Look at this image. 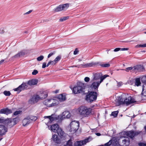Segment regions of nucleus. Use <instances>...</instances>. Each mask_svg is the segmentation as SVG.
Returning a JSON list of instances; mask_svg holds the SVG:
<instances>
[{
  "label": "nucleus",
  "mask_w": 146,
  "mask_h": 146,
  "mask_svg": "<svg viewBox=\"0 0 146 146\" xmlns=\"http://www.w3.org/2000/svg\"><path fill=\"white\" fill-rule=\"evenodd\" d=\"M80 114L84 117H88L91 111V109L87 107L81 106L78 109Z\"/></svg>",
  "instance_id": "obj_1"
},
{
  "label": "nucleus",
  "mask_w": 146,
  "mask_h": 146,
  "mask_svg": "<svg viewBox=\"0 0 146 146\" xmlns=\"http://www.w3.org/2000/svg\"><path fill=\"white\" fill-rule=\"evenodd\" d=\"M59 102L57 100L53 99H48L44 102V104L47 106L50 107L58 105Z\"/></svg>",
  "instance_id": "obj_2"
},
{
  "label": "nucleus",
  "mask_w": 146,
  "mask_h": 146,
  "mask_svg": "<svg viewBox=\"0 0 146 146\" xmlns=\"http://www.w3.org/2000/svg\"><path fill=\"white\" fill-rule=\"evenodd\" d=\"M97 93L95 92H91L86 95V100L88 102H91L96 100Z\"/></svg>",
  "instance_id": "obj_3"
},
{
  "label": "nucleus",
  "mask_w": 146,
  "mask_h": 146,
  "mask_svg": "<svg viewBox=\"0 0 146 146\" xmlns=\"http://www.w3.org/2000/svg\"><path fill=\"white\" fill-rule=\"evenodd\" d=\"M79 126V123L78 121H72L70 124V130L73 133H75L78 129Z\"/></svg>",
  "instance_id": "obj_4"
},
{
  "label": "nucleus",
  "mask_w": 146,
  "mask_h": 146,
  "mask_svg": "<svg viewBox=\"0 0 146 146\" xmlns=\"http://www.w3.org/2000/svg\"><path fill=\"white\" fill-rule=\"evenodd\" d=\"M84 85L81 83H78L77 86H74L72 89V91L74 94H77L82 92L84 89Z\"/></svg>",
  "instance_id": "obj_5"
},
{
  "label": "nucleus",
  "mask_w": 146,
  "mask_h": 146,
  "mask_svg": "<svg viewBox=\"0 0 146 146\" xmlns=\"http://www.w3.org/2000/svg\"><path fill=\"white\" fill-rule=\"evenodd\" d=\"M69 6V3L62 4L56 7L54 9V10L55 12L61 11L64 9H67Z\"/></svg>",
  "instance_id": "obj_6"
},
{
  "label": "nucleus",
  "mask_w": 146,
  "mask_h": 146,
  "mask_svg": "<svg viewBox=\"0 0 146 146\" xmlns=\"http://www.w3.org/2000/svg\"><path fill=\"white\" fill-rule=\"evenodd\" d=\"M44 117L45 119L44 120L45 121H48L47 123H51L53 121L56 120L57 119V117L54 115H52L49 116H45Z\"/></svg>",
  "instance_id": "obj_7"
},
{
  "label": "nucleus",
  "mask_w": 146,
  "mask_h": 146,
  "mask_svg": "<svg viewBox=\"0 0 146 146\" xmlns=\"http://www.w3.org/2000/svg\"><path fill=\"white\" fill-rule=\"evenodd\" d=\"M71 114L68 111H65L63 112L61 115L58 116L59 118H60L61 120L65 118H69L70 117Z\"/></svg>",
  "instance_id": "obj_8"
},
{
  "label": "nucleus",
  "mask_w": 146,
  "mask_h": 146,
  "mask_svg": "<svg viewBox=\"0 0 146 146\" xmlns=\"http://www.w3.org/2000/svg\"><path fill=\"white\" fill-rule=\"evenodd\" d=\"M92 84L90 87L92 89L94 90L98 89L101 83L99 81H96L92 80Z\"/></svg>",
  "instance_id": "obj_9"
},
{
  "label": "nucleus",
  "mask_w": 146,
  "mask_h": 146,
  "mask_svg": "<svg viewBox=\"0 0 146 146\" xmlns=\"http://www.w3.org/2000/svg\"><path fill=\"white\" fill-rule=\"evenodd\" d=\"M99 63L98 62H92L84 64H82L80 66L82 68H86L96 66Z\"/></svg>",
  "instance_id": "obj_10"
},
{
  "label": "nucleus",
  "mask_w": 146,
  "mask_h": 146,
  "mask_svg": "<svg viewBox=\"0 0 146 146\" xmlns=\"http://www.w3.org/2000/svg\"><path fill=\"white\" fill-rule=\"evenodd\" d=\"M27 87V86L26 83H23L17 88L14 89L13 90L15 91H17L20 92L22 90H23L26 88Z\"/></svg>",
  "instance_id": "obj_11"
},
{
  "label": "nucleus",
  "mask_w": 146,
  "mask_h": 146,
  "mask_svg": "<svg viewBox=\"0 0 146 146\" xmlns=\"http://www.w3.org/2000/svg\"><path fill=\"white\" fill-rule=\"evenodd\" d=\"M141 132V131L134 132L132 131H131L126 133V134L128 136L131 138H132L135 136L138 135Z\"/></svg>",
  "instance_id": "obj_12"
},
{
  "label": "nucleus",
  "mask_w": 146,
  "mask_h": 146,
  "mask_svg": "<svg viewBox=\"0 0 146 146\" xmlns=\"http://www.w3.org/2000/svg\"><path fill=\"white\" fill-rule=\"evenodd\" d=\"M43 94H44V96H42V94H40L39 95H34L35 98L36 102L40 99H42L45 98L47 96V95L46 93L44 92Z\"/></svg>",
  "instance_id": "obj_13"
},
{
  "label": "nucleus",
  "mask_w": 146,
  "mask_h": 146,
  "mask_svg": "<svg viewBox=\"0 0 146 146\" xmlns=\"http://www.w3.org/2000/svg\"><path fill=\"white\" fill-rule=\"evenodd\" d=\"M135 102L133 98L131 97H129L124 100V104H125L127 106L131 104L134 103Z\"/></svg>",
  "instance_id": "obj_14"
},
{
  "label": "nucleus",
  "mask_w": 146,
  "mask_h": 146,
  "mask_svg": "<svg viewBox=\"0 0 146 146\" xmlns=\"http://www.w3.org/2000/svg\"><path fill=\"white\" fill-rule=\"evenodd\" d=\"M120 139H122V143L123 145H127L129 144V140L128 137H120Z\"/></svg>",
  "instance_id": "obj_15"
},
{
  "label": "nucleus",
  "mask_w": 146,
  "mask_h": 146,
  "mask_svg": "<svg viewBox=\"0 0 146 146\" xmlns=\"http://www.w3.org/2000/svg\"><path fill=\"white\" fill-rule=\"evenodd\" d=\"M7 131V129L5 126L0 125V135H3Z\"/></svg>",
  "instance_id": "obj_16"
},
{
  "label": "nucleus",
  "mask_w": 146,
  "mask_h": 146,
  "mask_svg": "<svg viewBox=\"0 0 146 146\" xmlns=\"http://www.w3.org/2000/svg\"><path fill=\"white\" fill-rule=\"evenodd\" d=\"M101 77V73H97L93 74V78L92 80L99 81V80L100 79Z\"/></svg>",
  "instance_id": "obj_17"
},
{
  "label": "nucleus",
  "mask_w": 146,
  "mask_h": 146,
  "mask_svg": "<svg viewBox=\"0 0 146 146\" xmlns=\"http://www.w3.org/2000/svg\"><path fill=\"white\" fill-rule=\"evenodd\" d=\"M51 140L57 144L59 143L60 142V139L58 138V136L56 135H54L52 136Z\"/></svg>",
  "instance_id": "obj_18"
},
{
  "label": "nucleus",
  "mask_w": 146,
  "mask_h": 146,
  "mask_svg": "<svg viewBox=\"0 0 146 146\" xmlns=\"http://www.w3.org/2000/svg\"><path fill=\"white\" fill-rule=\"evenodd\" d=\"M12 112V111L7 108L1 109L0 111V113L8 115Z\"/></svg>",
  "instance_id": "obj_19"
},
{
  "label": "nucleus",
  "mask_w": 146,
  "mask_h": 146,
  "mask_svg": "<svg viewBox=\"0 0 146 146\" xmlns=\"http://www.w3.org/2000/svg\"><path fill=\"white\" fill-rule=\"evenodd\" d=\"M143 67L141 65H138L133 67V71L141 72L143 71Z\"/></svg>",
  "instance_id": "obj_20"
},
{
  "label": "nucleus",
  "mask_w": 146,
  "mask_h": 146,
  "mask_svg": "<svg viewBox=\"0 0 146 146\" xmlns=\"http://www.w3.org/2000/svg\"><path fill=\"white\" fill-rule=\"evenodd\" d=\"M22 123L23 126H26L31 123L30 120L27 117L23 119Z\"/></svg>",
  "instance_id": "obj_21"
},
{
  "label": "nucleus",
  "mask_w": 146,
  "mask_h": 146,
  "mask_svg": "<svg viewBox=\"0 0 146 146\" xmlns=\"http://www.w3.org/2000/svg\"><path fill=\"white\" fill-rule=\"evenodd\" d=\"M59 127L58 124H54L51 126L50 128L51 130L53 132L56 133Z\"/></svg>",
  "instance_id": "obj_22"
},
{
  "label": "nucleus",
  "mask_w": 146,
  "mask_h": 146,
  "mask_svg": "<svg viewBox=\"0 0 146 146\" xmlns=\"http://www.w3.org/2000/svg\"><path fill=\"white\" fill-rule=\"evenodd\" d=\"M26 53V52L25 50H23L21 51L17 54L15 55L13 57V58H17L19 57L24 55Z\"/></svg>",
  "instance_id": "obj_23"
},
{
  "label": "nucleus",
  "mask_w": 146,
  "mask_h": 146,
  "mask_svg": "<svg viewBox=\"0 0 146 146\" xmlns=\"http://www.w3.org/2000/svg\"><path fill=\"white\" fill-rule=\"evenodd\" d=\"M38 82V80L36 79H32L29 80L28 83V84L30 85H36Z\"/></svg>",
  "instance_id": "obj_24"
},
{
  "label": "nucleus",
  "mask_w": 146,
  "mask_h": 146,
  "mask_svg": "<svg viewBox=\"0 0 146 146\" xmlns=\"http://www.w3.org/2000/svg\"><path fill=\"white\" fill-rule=\"evenodd\" d=\"M58 98L60 102H63L66 100L65 95L63 94H61L58 95Z\"/></svg>",
  "instance_id": "obj_25"
},
{
  "label": "nucleus",
  "mask_w": 146,
  "mask_h": 146,
  "mask_svg": "<svg viewBox=\"0 0 146 146\" xmlns=\"http://www.w3.org/2000/svg\"><path fill=\"white\" fill-rule=\"evenodd\" d=\"M117 101L118 103V104H117L118 105H119L121 104H124V100L123 99L121 96L118 97V98Z\"/></svg>",
  "instance_id": "obj_26"
},
{
  "label": "nucleus",
  "mask_w": 146,
  "mask_h": 146,
  "mask_svg": "<svg viewBox=\"0 0 146 146\" xmlns=\"http://www.w3.org/2000/svg\"><path fill=\"white\" fill-rule=\"evenodd\" d=\"M57 133L58 135L61 136H63L64 135V133L63 131H62V129L59 127L56 132Z\"/></svg>",
  "instance_id": "obj_27"
},
{
  "label": "nucleus",
  "mask_w": 146,
  "mask_h": 146,
  "mask_svg": "<svg viewBox=\"0 0 146 146\" xmlns=\"http://www.w3.org/2000/svg\"><path fill=\"white\" fill-rule=\"evenodd\" d=\"M84 145L83 141H80L76 142L75 143V146H81Z\"/></svg>",
  "instance_id": "obj_28"
},
{
  "label": "nucleus",
  "mask_w": 146,
  "mask_h": 146,
  "mask_svg": "<svg viewBox=\"0 0 146 146\" xmlns=\"http://www.w3.org/2000/svg\"><path fill=\"white\" fill-rule=\"evenodd\" d=\"M144 94V95H146V82L144 84L143 86L142 94Z\"/></svg>",
  "instance_id": "obj_29"
},
{
  "label": "nucleus",
  "mask_w": 146,
  "mask_h": 146,
  "mask_svg": "<svg viewBox=\"0 0 146 146\" xmlns=\"http://www.w3.org/2000/svg\"><path fill=\"white\" fill-rule=\"evenodd\" d=\"M92 139V138L91 137H89L88 138L86 139L85 140L82 141L84 145L86 144L87 143L90 142Z\"/></svg>",
  "instance_id": "obj_30"
},
{
  "label": "nucleus",
  "mask_w": 146,
  "mask_h": 146,
  "mask_svg": "<svg viewBox=\"0 0 146 146\" xmlns=\"http://www.w3.org/2000/svg\"><path fill=\"white\" fill-rule=\"evenodd\" d=\"M7 121H8V123H11L12 122H15V121H16V123H17L18 121V119L17 118H14L13 119V120L9 118L7 119Z\"/></svg>",
  "instance_id": "obj_31"
},
{
  "label": "nucleus",
  "mask_w": 146,
  "mask_h": 146,
  "mask_svg": "<svg viewBox=\"0 0 146 146\" xmlns=\"http://www.w3.org/2000/svg\"><path fill=\"white\" fill-rule=\"evenodd\" d=\"M108 76H109L108 75H105L104 76H102V74L101 73V77L100 78V80L99 81L101 83Z\"/></svg>",
  "instance_id": "obj_32"
},
{
  "label": "nucleus",
  "mask_w": 146,
  "mask_h": 146,
  "mask_svg": "<svg viewBox=\"0 0 146 146\" xmlns=\"http://www.w3.org/2000/svg\"><path fill=\"white\" fill-rule=\"evenodd\" d=\"M69 17V16H66L62 17L59 19V21L60 22H63L65 21L68 19Z\"/></svg>",
  "instance_id": "obj_33"
},
{
  "label": "nucleus",
  "mask_w": 146,
  "mask_h": 146,
  "mask_svg": "<svg viewBox=\"0 0 146 146\" xmlns=\"http://www.w3.org/2000/svg\"><path fill=\"white\" fill-rule=\"evenodd\" d=\"M29 102L31 104H34L36 102L34 96L29 100Z\"/></svg>",
  "instance_id": "obj_34"
},
{
  "label": "nucleus",
  "mask_w": 146,
  "mask_h": 146,
  "mask_svg": "<svg viewBox=\"0 0 146 146\" xmlns=\"http://www.w3.org/2000/svg\"><path fill=\"white\" fill-rule=\"evenodd\" d=\"M141 84V83L140 82V79L138 78H137L135 80V86H138Z\"/></svg>",
  "instance_id": "obj_35"
},
{
  "label": "nucleus",
  "mask_w": 146,
  "mask_h": 146,
  "mask_svg": "<svg viewBox=\"0 0 146 146\" xmlns=\"http://www.w3.org/2000/svg\"><path fill=\"white\" fill-rule=\"evenodd\" d=\"M56 63L54 60L52 61H49L48 63L46 65V66L48 67L50 64L53 65H55Z\"/></svg>",
  "instance_id": "obj_36"
},
{
  "label": "nucleus",
  "mask_w": 146,
  "mask_h": 146,
  "mask_svg": "<svg viewBox=\"0 0 146 146\" xmlns=\"http://www.w3.org/2000/svg\"><path fill=\"white\" fill-rule=\"evenodd\" d=\"M28 117L30 120L31 122V121H35L37 119V117L35 116H31L30 117Z\"/></svg>",
  "instance_id": "obj_37"
},
{
  "label": "nucleus",
  "mask_w": 146,
  "mask_h": 146,
  "mask_svg": "<svg viewBox=\"0 0 146 146\" xmlns=\"http://www.w3.org/2000/svg\"><path fill=\"white\" fill-rule=\"evenodd\" d=\"M3 94L6 96H9L10 95L11 93L9 91H5L3 92Z\"/></svg>",
  "instance_id": "obj_38"
},
{
  "label": "nucleus",
  "mask_w": 146,
  "mask_h": 146,
  "mask_svg": "<svg viewBox=\"0 0 146 146\" xmlns=\"http://www.w3.org/2000/svg\"><path fill=\"white\" fill-rule=\"evenodd\" d=\"M137 48L139 47H146V44H138L136 46Z\"/></svg>",
  "instance_id": "obj_39"
},
{
  "label": "nucleus",
  "mask_w": 146,
  "mask_h": 146,
  "mask_svg": "<svg viewBox=\"0 0 146 146\" xmlns=\"http://www.w3.org/2000/svg\"><path fill=\"white\" fill-rule=\"evenodd\" d=\"M118 113V111H116L112 112L111 115L112 116H113L114 117H115L117 116Z\"/></svg>",
  "instance_id": "obj_40"
},
{
  "label": "nucleus",
  "mask_w": 146,
  "mask_h": 146,
  "mask_svg": "<svg viewBox=\"0 0 146 146\" xmlns=\"http://www.w3.org/2000/svg\"><path fill=\"white\" fill-rule=\"evenodd\" d=\"M127 72H129V70H132V71H133V67H129L127 68L125 70Z\"/></svg>",
  "instance_id": "obj_41"
},
{
  "label": "nucleus",
  "mask_w": 146,
  "mask_h": 146,
  "mask_svg": "<svg viewBox=\"0 0 146 146\" xmlns=\"http://www.w3.org/2000/svg\"><path fill=\"white\" fill-rule=\"evenodd\" d=\"M64 146H72V143L71 140H69L67 142L66 145Z\"/></svg>",
  "instance_id": "obj_42"
},
{
  "label": "nucleus",
  "mask_w": 146,
  "mask_h": 146,
  "mask_svg": "<svg viewBox=\"0 0 146 146\" xmlns=\"http://www.w3.org/2000/svg\"><path fill=\"white\" fill-rule=\"evenodd\" d=\"M100 66L103 67H108L110 66V64L109 63L102 64Z\"/></svg>",
  "instance_id": "obj_43"
},
{
  "label": "nucleus",
  "mask_w": 146,
  "mask_h": 146,
  "mask_svg": "<svg viewBox=\"0 0 146 146\" xmlns=\"http://www.w3.org/2000/svg\"><path fill=\"white\" fill-rule=\"evenodd\" d=\"M61 58V56H57L54 60V61L57 63Z\"/></svg>",
  "instance_id": "obj_44"
},
{
  "label": "nucleus",
  "mask_w": 146,
  "mask_h": 146,
  "mask_svg": "<svg viewBox=\"0 0 146 146\" xmlns=\"http://www.w3.org/2000/svg\"><path fill=\"white\" fill-rule=\"evenodd\" d=\"M44 58V56L42 55H41L37 57V60L38 61H40L42 60Z\"/></svg>",
  "instance_id": "obj_45"
},
{
  "label": "nucleus",
  "mask_w": 146,
  "mask_h": 146,
  "mask_svg": "<svg viewBox=\"0 0 146 146\" xmlns=\"http://www.w3.org/2000/svg\"><path fill=\"white\" fill-rule=\"evenodd\" d=\"M5 28L3 27L0 29V34H3L5 32Z\"/></svg>",
  "instance_id": "obj_46"
},
{
  "label": "nucleus",
  "mask_w": 146,
  "mask_h": 146,
  "mask_svg": "<svg viewBox=\"0 0 146 146\" xmlns=\"http://www.w3.org/2000/svg\"><path fill=\"white\" fill-rule=\"evenodd\" d=\"M55 51H53L52 52L48 54V58H49L51 56H52L53 55H54L55 54Z\"/></svg>",
  "instance_id": "obj_47"
},
{
  "label": "nucleus",
  "mask_w": 146,
  "mask_h": 146,
  "mask_svg": "<svg viewBox=\"0 0 146 146\" xmlns=\"http://www.w3.org/2000/svg\"><path fill=\"white\" fill-rule=\"evenodd\" d=\"M112 140H110L108 142L106 143L105 144V145L107 146L110 145L112 143Z\"/></svg>",
  "instance_id": "obj_48"
},
{
  "label": "nucleus",
  "mask_w": 146,
  "mask_h": 146,
  "mask_svg": "<svg viewBox=\"0 0 146 146\" xmlns=\"http://www.w3.org/2000/svg\"><path fill=\"white\" fill-rule=\"evenodd\" d=\"M139 146H146V143L141 142L139 143Z\"/></svg>",
  "instance_id": "obj_49"
},
{
  "label": "nucleus",
  "mask_w": 146,
  "mask_h": 146,
  "mask_svg": "<svg viewBox=\"0 0 146 146\" xmlns=\"http://www.w3.org/2000/svg\"><path fill=\"white\" fill-rule=\"evenodd\" d=\"M38 73V71L36 70H33L32 73V74L33 75H35Z\"/></svg>",
  "instance_id": "obj_50"
},
{
  "label": "nucleus",
  "mask_w": 146,
  "mask_h": 146,
  "mask_svg": "<svg viewBox=\"0 0 146 146\" xmlns=\"http://www.w3.org/2000/svg\"><path fill=\"white\" fill-rule=\"evenodd\" d=\"M21 112V111H15L14 113V114L15 115H17L19 114Z\"/></svg>",
  "instance_id": "obj_51"
},
{
  "label": "nucleus",
  "mask_w": 146,
  "mask_h": 146,
  "mask_svg": "<svg viewBox=\"0 0 146 146\" xmlns=\"http://www.w3.org/2000/svg\"><path fill=\"white\" fill-rule=\"evenodd\" d=\"M90 78L88 77H86L84 78V80L86 82H88L90 80Z\"/></svg>",
  "instance_id": "obj_52"
},
{
  "label": "nucleus",
  "mask_w": 146,
  "mask_h": 146,
  "mask_svg": "<svg viewBox=\"0 0 146 146\" xmlns=\"http://www.w3.org/2000/svg\"><path fill=\"white\" fill-rule=\"evenodd\" d=\"M46 63L45 62H43L42 63V68H44L46 67Z\"/></svg>",
  "instance_id": "obj_53"
},
{
  "label": "nucleus",
  "mask_w": 146,
  "mask_h": 146,
  "mask_svg": "<svg viewBox=\"0 0 146 146\" xmlns=\"http://www.w3.org/2000/svg\"><path fill=\"white\" fill-rule=\"evenodd\" d=\"M78 52V50L76 48L75 51L74 52V55H76L77 54Z\"/></svg>",
  "instance_id": "obj_54"
},
{
  "label": "nucleus",
  "mask_w": 146,
  "mask_h": 146,
  "mask_svg": "<svg viewBox=\"0 0 146 146\" xmlns=\"http://www.w3.org/2000/svg\"><path fill=\"white\" fill-rule=\"evenodd\" d=\"M117 84L118 86L119 87L122 85V83L121 82H117Z\"/></svg>",
  "instance_id": "obj_55"
},
{
  "label": "nucleus",
  "mask_w": 146,
  "mask_h": 146,
  "mask_svg": "<svg viewBox=\"0 0 146 146\" xmlns=\"http://www.w3.org/2000/svg\"><path fill=\"white\" fill-rule=\"evenodd\" d=\"M128 50V48H120V50Z\"/></svg>",
  "instance_id": "obj_56"
},
{
  "label": "nucleus",
  "mask_w": 146,
  "mask_h": 146,
  "mask_svg": "<svg viewBox=\"0 0 146 146\" xmlns=\"http://www.w3.org/2000/svg\"><path fill=\"white\" fill-rule=\"evenodd\" d=\"M120 50V48H116L114 50V52H117Z\"/></svg>",
  "instance_id": "obj_57"
},
{
  "label": "nucleus",
  "mask_w": 146,
  "mask_h": 146,
  "mask_svg": "<svg viewBox=\"0 0 146 146\" xmlns=\"http://www.w3.org/2000/svg\"><path fill=\"white\" fill-rule=\"evenodd\" d=\"M32 10H30L29 11L27 12L24 13V15H25L28 14L30 13H31L32 12Z\"/></svg>",
  "instance_id": "obj_58"
},
{
  "label": "nucleus",
  "mask_w": 146,
  "mask_h": 146,
  "mask_svg": "<svg viewBox=\"0 0 146 146\" xmlns=\"http://www.w3.org/2000/svg\"><path fill=\"white\" fill-rule=\"evenodd\" d=\"M4 61V60H3L0 61V64H1L2 63H3Z\"/></svg>",
  "instance_id": "obj_59"
},
{
  "label": "nucleus",
  "mask_w": 146,
  "mask_h": 146,
  "mask_svg": "<svg viewBox=\"0 0 146 146\" xmlns=\"http://www.w3.org/2000/svg\"><path fill=\"white\" fill-rule=\"evenodd\" d=\"M96 135L97 136H99L101 135L100 133H97L96 134Z\"/></svg>",
  "instance_id": "obj_60"
},
{
  "label": "nucleus",
  "mask_w": 146,
  "mask_h": 146,
  "mask_svg": "<svg viewBox=\"0 0 146 146\" xmlns=\"http://www.w3.org/2000/svg\"><path fill=\"white\" fill-rule=\"evenodd\" d=\"M3 120L2 119H0V123H2L3 122Z\"/></svg>",
  "instance_id": "obj_61"
},
{
  "label": "nucleus",
  "mask_w": 146,
  "mask_h": 146,
  "mask_svg": "<svg viewBox=\"0 0 146 146\" xmlns=\"http://www.w3.org/2000/svg\"><path fill=\"white\" fill-rule=\"evenodd\" d=\"M59 91L58 90H56L54 91V92L56 93H57Z\"/></svg>",
  "instance_id": "obj_62"
},
{
  "label": "nucleus",
  "mask_w": 146,
  "mask_h": 146,
  "mask_svg": "<svg viewBox=\"0 0 146 146\" xmlns=\"http://www.w3.org/2000/svg\"><path fill=\"white\" fill-rule=\"evenodd\" d=\"M44 92H45L46 93V92L45 91H44L43 92H42V93H40V94H42V96H44V94H43V93Z\"/></svg>",
  "instance_id": "obj_63"
},
{
  "label": "nucleus",
  "mask_w": 146,
  "mask_h": 146,
  "mask_svg": "<svg viewBox=\"0 0 146 146\" xmlns=\"http://www.w3.org/2000/svg\"><path fill=\"white\" fill-rule=\"evenodd\" d=\"M145 131L146 132V126L145 127Z\"/></svg>",
  "instance_id": "obj_64"
}]
</instances>
